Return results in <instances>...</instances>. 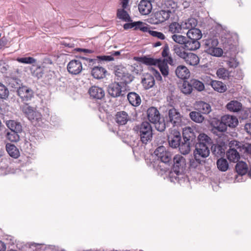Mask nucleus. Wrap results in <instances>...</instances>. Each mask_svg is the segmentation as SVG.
I'll use <instances>...</instances> for the list:
<instances>
[{"mask_svg": "<svg viewBox=\"0 0 251 251\" xmlns=\"http://www.w3.org/2000/svg\"><path fill=\"white\" fill-rule=\"evenodd\" d=\"M134 60L141 62L147 65H157L162 75L165 77L169 75V67L168 63L171 64L173 59L171 57H168L163 60L161 59H154L147 56L134 57Z\"/></svg>", "mask_w": 251, "mask_h": 251, "instance_id": "obj_1", "label": "nucleus"}, {"mask_svg": "<svg viewBox=\"0 0 251 251\" xmlns=\"http://www.w3.org/2000/svg\"><path fill=\"white\" fill-rule=\"evenodd\" d=\"M173 172L170 174V178L172 182H178L179 176H182L186 167V160L181 155H176L173 158Z\"/></svg>", "mask_w": 251, "mask_h": 251, "instance_id": "obj_2", "label": "nucleus"}, {"mask_svg": "<svg viewBox=\"0 0 251 251\" xmlns=\"http://www.w3.org/2000/svg\"><path fill=\"white\" fill-rule=\"evenodd\" d=\"M198 20L194 18H190L182 21L180 24L174 22L169 25V31H179V30H187L191 31L195 30L196 31H201L197 28Z\"/></svg>", "mask_w": 251, "mask_h": 251, "instance_id": "obj_3", "label": "nucleus"}, {"mask_svg": "<svg viewBox=\"0 0 251 251\" xmlns=\"http://www.w3.org/2000/svg\"><path fill=\"white\" fill-rule=\"evenodd\" d=\"M134 129L137 131L141 141L145 144L151 141L152 137V127L147 122H143L140 126H137Z\"/></svg>", "mask_w": 251, "mask_h": 251, "instance_id": "obj_4", "label": "nucleus"}, {"mask_svg": "<svg viewBox=\"0 0 251 251\" xmlns=\"http://www.w3.org/2000/svg\"><path fill=\"white\" fill-rule=\"evenodd\" d=\"M22 111L33 125L39 126L42 125V115L36 110L35 108L26 104L23 106Z\"/></svg>", "mask_w": 251, "mask_h": 251, "instance_id": "obj_5", "label": "nucleus"}, {"mask_svg": "<svg viewBox=\"0 0 251 251\" xmlns=\"http://www.w3.org/2000/svg\"><path fill=\"white\" fill-rule=\"evenodd\" d=\"M202 32H186L187 39L184 44L185 49L193 50L198 49L200 44L198 40L202 37Z\"/></svg>", "mask_w": 251, "mask_h": 251, "instance_id": "obj_6", "label": "nucleus"}, {"mask_svg": "<svg viewBox=\"0 0 251 251\" xmlns=\"http://www.w3.org/2000/svg\"><path fill=\"white\" fill-rule=\"evenodd\" d=\"M115 74L117 79L121 80V83L127 84L133 79V76L127 73L126 68L122 66H117L115 67Z\"/></svg>", "mask_w": 251, "mask_h": 251, "instance_id": "obj_7", "label": "nucleus"}, {"mask_svg": "<svg viewBox=\"0 0 251 251\" xmlns=\"http://www.w3.org/2000/svg\"><path fill=\"white\" fill-rule=\"evenodd\" d=\"M128 22L123 26L125 30L133 29L134 30H139L141 31H152L151 26L141 21L132 22V20L131 22Z\"/></svg>", "mask_w": 251, "mask_h": 251, "instance_id": "obj_8", "label": "nucleus"}, {"mask_svg": "<svg viewBox=\"0 0 251 251\" xmlns=\"http://www.w3.org/2000/svg\"><path fill=\"white\" fill-rule=\"evenodd\" d=\"M122 84L114 82L110 84L107 90L109 95L113 98L124 96L126 94V89Z\"/></svg>", "mask_w": 251, "mask_h": 251, "instance_id": "obj_9", "label": "nucleus"}, {"mask_svg": "<svg viewBox=\"0 0 251 251\" xmlns=\"http://www.w3.org/2000/svg\"><path fill=\"white\" fill-rule=\"evenodd\" d=\"M154 153L158 159L160 160L162 162L168 163L171 160L172 154L167 151L164 146L158 147L154 151Z\"/></svg>", "mask_w": 251, "mask_h": 251, "instance_id": "obj_10", "label": "nucleus"}, {"mask_svg": "<svg viewBox=\"0 0 251 251\" xmlns=\"http://www.w3.org/2000/svg\"><path fill=\"white\" fill-rule=\"evenodd\" d=\"M210 151L208 147L204 144H198L194 152V158L197 160L201 158L207 157L209 154Z\"/></svg>", "mask_w": 251, "mask_h": 251, "instance_id": "obj_11", "label": "nucleus"}, {"mask_svg": "<svg viewBox=\"0 0 251 251\" xmlns=\"http://www.w3.org/2000/svg\"><path fill=\"white\" fill-rule=\"evenodd\" d=\"M171 13V11L170 9H167V10H162L156 12L153 16V18H151L150 19V23H151V20H152L153 23L154 24H158L159 23H161L168 20L170 15V14Z\"/></svg>", "mask_w": 251, "mask_h": 251, "instance_id": "obj_12", "label": "nucleus"}, {"mask_svg": "<svg viewBox=\"0 0 251 251\" xmlns=\"http://www.w3.org/2000/svg\"><path fill=\"white\" fill-rule=\"evenodd\" d=\"M168 140L170 147L173 148H177L180 143V132L176 129H172L168 135Z\"/></svg>", "mask_w": 251, "mask_h": 251, "instance_id": "obj_13", "label": "nucleus"}, {"mask_svg": "<svg viewBox=\"0 0 251 251\" xmlns=\"http://www.w3.org/2000/svg\"><path fill=\"white\" fill-rule=\"evenodd\" d=\"M67 68L70 74L74 75H78L82 70V62L79 60H72L68 64Z\"/></svg>", "mask_w": 251, "mask_h": 251, "instance_id": "obj_14", "label": "nucleus"}, {"mask_svg": "<svg viewBox=\"0 0 251 251\" xmlns=\"http://www.w3.org/2000/svg\"><path fill=\"white\" fill-rule=\"evenodd\" d=\"M169 121L174 126H180L182 121V116L176 109L173 108L169 110L168 112Z\"/></svg>", "mask_w": 251, "mask_h": 251, "instance_id": "obj_15", "label": "nucleus"}, {"mask_svg": "<svg viewBox=\"0 0 251 251\" xmlns=\"http://www.w3.org/2000/svg\"><path fill=\"white\" fill-rule=\"evenodd\" d=\"M89 94L91 98L96 100H101L105 95L103 89L101 87L93 86L89 88Z\"/></svg>", "mask_w": 251, "mask_h": 251, "instance_id": "obj_16", "label": "nucleus"}, {"mask_svg": "<svg viewBox=\"0 0 251 251\" xmlns=\"http://www.w3.org/2000/svg\"><path fill=\"white\" fill-rule=\"evenodd\" d=\"M18 95L20 98L25 101H27L31 99L33 96V91L29 88L23 86L19 87L17 91Z\"/></svg>", "mask_w": 251, "mask_h": 251, "instance_id": "obj_17", "label": "nucleus"}, {"mask_svg": "<svg viewBox=\"0 0 251 251\" xmlns=\"http://www.w3.org/2000/svg\"><path fill=\"white\" fill-rule=\"evenodd\" d=\"M152 4L151 0H141L138 4L140 13L143 15L150 14L152 10Z\"/></svg>", "mask_w": 251, "mask_h": 251, "instance_id": "obj_18", "label": "nucleus"}, {"mask_svg": "<svg viewBox=\"0 0 251 251\" xmlns=\"http://www.w3.org/2000/svg\"><path fill=\"white\" fill-rule=\"evenodd\" d=\"M194 129L190 127H186L183 130V137L184 141H187L196 143V135Z\"/></svg>", "mask_w": 251, "mask_h": 251, "instance_id": "obj_19", "label": "nucleus"}, {"mask_svg": "<svg viewBox=\"0 0 251 251\" xmlns=\"http://www.w3.org/2000/svg\"><path fill=\"white\" fill-rule=\"evenodd\" d=\"M147 115L149 121L152 124L156 123L160 120V113L155 107L149 108L147 110Z\"/></svg>", "mask_w": 251, "mask_h": 251, "instance_id": "obj_20", "label": "nucleus"}, {"mask_svg": "<svg viewBox=\"0 0 251 251\" xmlns=\"http://www.w3.org/2000/svg\"><path fill=\"white\" fill-rule=\"evenodd\" d=\"M203 41L206 50L207 49L211 47H215V46H217L219 44L218 38L216 35L213 34V32H209L207 38Z\"/></svg>", "mask_w": 251, "mask_h": 251, "instance_id": "obj_21", "label": "nucleus"}, {"mask_svg": "<svg viewBox=\"0 0 251 251\" xmlns=\"http://www.w3.org/2000/svg\"><path fill=\"white\" fill-rule=\"evenodd\" d=\"M187 65L195 66L200 62V58L197 55L193 53H187L183 58Z\"/></svg>", "mask_w": 251, "mask_h": 251, "instance_id": "obj_22", "label": "nucleus"}, {"mask_svg": "<svg viewBox=\"0 0 251 251\" xmlns=\"http://www.w3.org/2000/svg\"><path fill=\"white\" fill-rule=\"evenodd\" d=\"M222 120L225 123L226 127H234L238 125V121L235 116L226 115L222 117Z\"/></svg>", "mask_w": 251, "mask_h": 251, "instance_id": "obj_23", "label": "nucleus"}, {"mask_svg": "<svg viewBox=\"0 0 251 251\" xmlns=\"http://www.w3.org/2000/svg\"><path fill=\"white\" fill-rule=\"evenodd\" d=\"M196 107L199 112L203 114H208L211 111L210 105L202 101L197 102Z\"/></svg>", "mask_w": 251, "mask_h": 251, "instance_id": "obj_24", "label": "nucleus"}, {"mask_svg": "<svg viewBox=\"0 0 251 251\" xmlns=\"http://www.w3.org/2000/svg\"><path fill=\"white\" fill-rule=\"evenodd\" d=\"M176 74L178 78L185 79L189 77L190 71L186 66L180 65L176 68Z\"/></svg>", "mask_w": 251, "mask_h": 251, "instance_id": "obj_25", "label": "nucleus"}, {"mask_svg": "<svg viewBox=\"0 0 251 251\" xmlns=\"http://www.w3.org/2000/svg\"><path fill=\"white\" fill-rule=\"evenodd\" d=\"M127 99L131 105L133 106H139L141 102L140 96L135 92H130L128 94Z\"/></svg>", "mask_w": 251, "mask_h": 251, "instance_id": "obj_26", "label": "nucleus"}, {"mask_svg": "<svg viewBox=\"0 0 251 251\" xmlns=\"http://www.w3.org/2000/svg\"><path fill=\"white\" fill-rule=\"evenodd\" d=\"M106 73V70L100 66H95L92 68L91 71L92 75L97 79L103 78L105 76Z\"/></svg>", "mask_w": 251, "mask_h": 251, "instance_id": "obj_27", "label": "nucleus"}, {"mask_svg": "<svg viewBox=\"0 0 251 251\" xmlns=\"http://www.w3.org/2000/svg\"><path fill=\"white\" fill-rule=\"evenodd\" d=\"M129 117L125 111H120L117 113L115 116V120L120 125H124L129 120Z\"/></svg>", "mask_w": 251, "mask_h": 251, "instance_id": "obj_28", "label": "nucleus"}, {"mask_svg": "<svg viewBox=\"0 0 251 251\" xmlns=\"http://www.w3.org/2000/svg\"><path fill=\"white\" fill-rule=\"evenodd\" d=\"M210 84L215 91L219 93H224L227 90L226 86L220 81L212 80Z\"/></svg>", "mask_w": 251, "mask_h": 251, "instance_id": "obj_29", "label": "nucleus"}, {"mask_svg": "<svg viewBox=\"0 0 251 251\" xmlns=\"http://www.w3.org/2000/svg\"><path fill=\"white\" fill-rule=\"evenodd\" d=\"M142 84L146 89L152 87L155 83L154 78L150 75H146L142 80Z\"/></svg>", "mask_w": 251, "mask_h": 251, "instance_id": "obj_30", "label": "nucleus"}, {"mask_svg": "<svg viewBox=\"0 0 251 251\" xmlns=\"http://www.w3.org/2000/svg\"><path fill=\"white\" fill-rule=\"evenodd\" d=\"M6 150L9 155L13 158H17L20 156L19 150L13 144L10 143L6 144Z\"/></svg>", "mask_w": 251, "mask_h": 251, "instance_id": "obj_31", "label": "nucleus"}, {"mask_svg": "<svg viewBox=\"0 0 251 251\" xmlns=\"http://www.w3.org/2000/svg\"><path fill=\"white\" fill-rule=\"evenodd\" d=\"M195 143H192L187 141L180 143L178 147L180 152L183 154H187L189 153L191 150V147L194 145Z\"/></svg>", "mask_w": 251, "mask_h": 251, "instance_id": "obj_32", "label": "nucleus"}, {"mask_svg": "<svg viewBox=\"0 0 251 251\" xmlns=\"http://www.w3.org/2000/svg\"><path fill=\"white\" fill-rule=\"evenodd\" d=\"M226 156L230 161L233 162H237L240 158L239 153L234 148L229 149L226 152Z\"/></svg>", "mask_w": 251, "mask_h": 251, "instance_id": "obj_33", "label": "nucleus"}, {"mask_svg": "<svg viewBox=\"0 0 251 251\" xmlns=\"http://www.w3.org/2000/svg\"><path fill=\"white\" fill-rule=\"evenodd\" d=\"M5 124L11 131L21 132L22 130L21 124L14 120H8Z\"/></svg>", "mask_w": 251, "mask_h": 251, "instance_id": "obj_34", "label": "nucleus"}, {"mask_svg": "<svg viewBox=\"0 0 251 251\" xmlns=\"http://www.w3.org/2000/svg\"><path fill=\"white\" fill-rule=\"evenodd\" d=\"M216 75L219 78L227 80L229 79L230 72L226 69L222 67L217 70Z\"/></svg>", "mask_w": 251, "mask_h": 251, "instance_id": "obj_35", "label": "nucleus"}, {"mask_svg": "<svg viewBox=\"0 0 251 251\" xmlns=\"http://www.w3.org/2000/svg\"><path fill=\"white\" fill-rule=\"evenodd\" d=\"M241 103L236 100H232L226 105L227 109L232 112L239 111L241 109Z\"/></svg>", "mask_w": 251, "mask_h": 251, "instance_id": "obj_36", "label": "nucleus"}, {"mask_svg": "<svg viewBox=\"0 0 251 251\" xmlns=\"http://www.w3.org/2000/svg\"><path fill=\"white\" fill-rule=\"evenodd\" d=\"M125 9L124 8L118 9L117 12V17L125 22H131L130 16Z\"/></svg>", "mask_w": 251, "mask_h": 251, "instance_id": "obj_37", "label": "nucleus"}, {"mask_svg": "<svg viewBox=\"0 0 251 251\" xmlns=\"http://www.w3.org/2000/svg\"><path fill=\"white\" fill-rule=\"evenodd\" d=\"M206 52L210 55L215 57H221L223 54V50L217 46L207 49Z\"/></svg>", "mask_w": 251, "mask_h": 251, "instance_id": "obj_38", "label": "nucleus"}, {"mask_svg": "<svg viewBox=\"0 0 251 251\" xmlns=\"http://www.w3.org/2000/svg\"><path fill=\"white\" fill-rule=\"evenodd\" d=\"M235 169L237 173L241 176L245 175L248 170V166L246 163L243 161L238 162L236 165Z\"/></svg>", "mask_w": 251, "mask_h": 251, "instance_id": "obj_39", "label": "nucleus"}, {"mask_svg": "<svg viewBox=\"0 0 251 251\" xmlns=\"http://www.w3.org/2000/svg\"><path fill=\"white\" fill-rule=\"evenodd\" d=\"M217 166L219 170L222 172L226 171L228 168V163L226 159L221 158L217 161Z\"/></svg>", "mask_w": 251, "mask_h": 251, "instance_id": "obj_40", "label": "nucleus"}, {"mask_svg": "<svg viewBox=\"0 0 251 251\" xmlns=\"http://www.w3.org/2000/svg\"><path fill=\"white\" fill-rule=\"evenodd\" d=\"M212 153L217 157L222 156L225 154V150L219 145H214L211 147Z\"/></svg>", "mask_w": 251, "mask_h": 251, "instance_id": "obj_41", "label": "nucleus"}, {"mask_svg": "<svg viewBox=\"0 0 251 251\" xmlns=\"http://www.w3.org/2000/svg\"><path fill=\"white\" fill-rule=\"evenodd\" d=\"M200 112L192 111L189 114L190 117L192 120L196 123H201L204 120V117L201 114Z\"/></svg>", "mask_w": 251, "mask_h": 251, "instance_id": "obj_42", "label": "nucleus"}, {"mask_svg": "<svg viewBox=\"0 0 251 251\" xmlns=\"http://www.w3.org/2000/svg\"><path fill=\"white\" fill-rule=\"evenodd\" d=\"M225 62L228 67L230 68H236L239 65V62L235 57H229Z\"/></svg>", "mask_w": 251, "mask_h": 251, "instance_id": "obj_43", "label": "nucleus"}, {"mask_svg": "<svg viewBox=\"0 0 251 251\" xmlns=\"http://www.w3.org/2000/svg\"><path fill=\"white\" fill-rule=\"evenodd\" d=\"M19 132L16 131L8 132L6 133V138L11 142H18L20 139L19 135L18 134Z\"/></svg>", "mask_w": 251, "mask_h": 251, "instance_id": "obj_44", "label": "nucleus"}, {"mask_svg": "<svg viewBox=\"0 0 251 251\" xmlns=\"http://www.w3.org/2000/svg\"><path fill=\"white\" fill-rule=\"evenodd\" d=\"M16 60L19 63L26 64H32L36 62V60L31 57H18Z\"/></svg>", "mask_w": 251, "mask_h": 251, "instance_id": "obj_45", "label": "nucleus"}, {"mask_svg": "<svg viewBox=\"0 0 251 251\" xmlns=\"http://www.w3.org/2000/svg\"><path fill=\"white\" fill-rule=\"evenodd\" d=\"M191 84L192 86L199 91H201L204 89L203 83L197 79L191 80Z\"/></svg>", "mask_w": 251, "mask_h": 251, "instance_id": "obj_46", "label": "nucleus"}, {"mask_svg": "<svg viewBox=\"0 0 251 251\" xmlns=\"http://www.w3.org/2000/svg\"><path fill=\"white\" fill-rule=\"evenodd\" d=\"M9 96V90L2 83L0 82V99H6Z\"/></svg>", "mask_w": 251, "mask_h": 251, "instance_id": "obj_47", "label": "nucleus"}, {"mask_svg": "<svg viewBox=\"0 0 251 251\" xmlns=\"http://www.w3.org/2000/svg\"><path fill=\"white\" fill-rule=\"evenodd\" d=\"M198 140H199L198 144H209L211 142L210 138L204 133H201L198 137Z\"/></svg>", "mask_w": 251, "mask_h": 251, "instance_id": "obj_48", "label": "nucleus"}, {"mask_svg": "<svg viewBox=\"0 0 251 251\" xmlns=\"http://www.w3.org/2000/svg\"><path fill=\"white\" fill-rule=\"evenodd\" d=\"M172 38L176 43L184 45L186 42L187 37L181 35L175 34L172 36Z\"/></svg>", "mask_w": 251, "mask_h": 251, "instance_id": "obj_49", "label": "nucleus"}, {"mask_svg": "<svg viewBox=\"0 0 251 251\" xmlns=\"http://www.w3.org/2000/svg\"><path fill=\"white\" fill-rule=\"evenodd\" d=\"M174 50L175 52L180 58H183L186 54V52L183 50V48L178 46V45H175L174 46Z\"/></svg>", "mask_w": 251, "mask_h": 251, "instance_id": "obj_50", "label": "nucleus"}, {"mask_svg": "<svg viewBox=\"0 0 251 251\" xmlns=\"http://www.w3.org/2000/svg\"><path fill=\"white\" fill-rule=\"evenodd\" d=\"M216 124L217 126H214L213 130H217L220 132H225L226 130L227 127L222 120L221 121H218Z\"/></svg>", "mask_w": 251, "mask_h": 251, "instance_id": "obj_51", "label": "nucleus"}, {"mask_svg": "<svg viewBox=\"0 0 251 251\" xmlns=\"http://www.w3.org/2000/svg\"><path fill=\"white\" fill-rule=\"evenodd\" d=\"M35 67L33 65V67L31 68V73L32 75L37 77V78H40L42 76L43 73V69L40 66L36 67L35 69H33V67Z\"/></svg>", "mask_w": 251, "mask_h": 251, "instance_id": "obj_52", "label": "nucleus"}, {"mask_svg": "<svg viewBox=\"0 0 251 251\" xmlns=\"http://www.w3.org/2000/svg\"><path fill=\"white\" fill-rule=\"evenodd\" d=\"M193 88L191 84L184 83L182 86L181 92L185 94H190L192 91Z\"/></svg>", "mask_w": 251, "mask_h": 251, "instance_id": "obj_53", "label": "nucleus"}, {"mask_svg": "<svg viewBox=\"0 0 251 251\" xmlns=\"http://www.w3.org/2000/svg\"><path fill=\"white\" fill-rule=\"evenodd\" d=\"M155 125L156 129L159 131H163L166 128L165 124L164 121L161 122L159 120L156 123H153Z\"/></svg>", "mask_w": 251, "mask_h": 251, "instance_id": "obj_54", "label": "nucleus"}, {"mask_svg": "<svg viewBox=\"0 0 251 251\" xmlns=\"http://www.w3.org/2000/svg\"><path fill=\"white\" fill-rule=\"evenodd\" d=\"M82 59L84 61V63L86 65H88L89 67L93 66V65L97 61V59L86 57H83Z\"/></svg>", "mask_w": 251, "mask_h": 251, "instance_id": "obj_55", "label": "nucleus"}, {"mask_svg": "<svg viewBox=\"0 0 251 251\" xmlns=\"http://www.w3.org/2000/svg\"><path fill=\"white\" fill-rule=\"evenodd\" d=\"M201 161L202 160L201 159H200L199 160H197L195 159V160H192L190 162V166L191 168H196L201 163Z\"/></svg>", "mask_w": 251, "mask_h": 251, "instance_id": "obj_56", "label": "nucleus"}, {"mask_svg": "<svg viewBox=\"0 0 251 251\" xmlns=\"http://www.w3.org/2000/svg\"><path fill=\"white\" fill-rule=\"evenodd\" d=\"M152 36L156 37L163 40L165 39V35L162 32H149Z\"/></svg>", "mask_w": 251, "mask_h": 251, "instance_id": "obj_57", "label": "nucleus"}, {"mask_svg": "<svg viewBox=\"0 0 251 251\" xmlns=\"http://www.w3.org/2000/svg\"><path fill=\"white\" fill-rule=\"evenodd\" d=\"M101 60L110 61L114 60V58L112 55H104L99 57Z\"/></svg>", "mask_w": 251, "mask_h": 251, "instance_id": "obj_58", "label": "nucleus"}, {"mask_svg": "<svg viewBox=\"0 0 251 251\" xmlns=\"http://www.w3.org/2000/svg\"><path fill=\"white\" fill-rule=\"evenodd\" d=\"M153 74L157 80L161 81L162 80V76H161L159 72L156 70H153Z\"/></svg>", "mask_w": 251, "mask_h": 251, "instance_id": "obj_59", "label": "nucleus"}, {"mask_svg": "<svg viewBox=\"0 0 251 251\" xmlns=\"http://www.w3.org/2000/svg\"><path fill=\"white\" fill-rule=\"evenodd\" d=\"M230 147H235L236 149H238L240 147V143L237 141H231L230 143Z\"/></svg>", "mask_w": 251, "mask_h": 251, "instance_id": "obj_60", "label": "nucleus"}, {"mask_svg": "<svg viewBox=\"0 0 251 251\" xmlns=\"http://www.w3.org/2000/svg\"><path fill=\"white\" fill-rule=\"evenodd\" d=\"M169 51V49L168 46H166L164 48V49L162 52V55L163 57H167L168 55Z\"/></svg>", "mask_w": 251, "mask_h": 251, "instance_id": "obj_61", "label": "nucleus"}, {"mask_svg": "<svg viewBox=\"0 0 251 251\" xmlns=\"http://www.w3.org/2000/svg\"><path fill=\"white\" fill-rule=\"evenodd\" d=\"M122 8L127 9L129 0H120Z\"/></svg>", "mask_w": 251, "mask_h": 251, "instance_id": "obj_62", "label": "nucleus"}, {"mask_svg": "<svg viewBox=\"0 0 251 251\" xmlns=\"http://www.w3.org/2000/svg\"><path fill=\"white\" fill-rule=\"evenodd\" d=\"M245 151L248 154L251 155V144H247L244 147Z\"/></svg>", "mask_w": 251, "mask_h": 251, "instance_id": "obj_63", "label": "nucleus"}, {"mask_svg": "<svg viewBox=\"0 0 251 251\" xmlns=\"http://www.w3.org/2000/svg\"><path fill=\"white\" fill-rule=\"evenodd\" d=\"M245 130L251 135V124H246L245 126Z\"/></svg>", "mask_w": 251, "mask_h": 251, "instance_id": "obj_64", "label": "nucleus"}]
</instances>
